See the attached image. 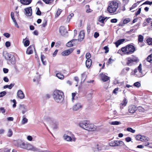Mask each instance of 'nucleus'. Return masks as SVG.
Wrapping results in <instances>:
<instances>
[{"label": "nucleus", "instance_id": "obj_56", "mask_svg": "<svg viewBox=\"0 0 152 152\" xmlns=\"http://www.w3.org/2000/svg\"><path fill=\"white\" fill-rule=\"evenodd\" d=\"M138 110H140V112H144L145 111L144 109L141 107H139Z\"/></svg>", "mask_w": 152, "mask_h": 152}, {"label": "nucleus", "instance_id": "obj_57", "mask_svg": "<svg viewBox=\"0 0 152 152\" xmlns=\"http://www.w3.org/2000/svg\"><path fill=\"white\" fill-rule=\"evenodd\" d=\"M41 11H40L39 9V8H37V11L36 12V14L37 15H41Z\"/></svg>", "mask_w": 152, "mask_h": 152}, {"label": "nucleus", "instance_id": "obj_3", "mask_svg": "<svg viewBox=\"0 0 152 152\" xmlns=\"http://www.w3.org/2000/svg\"><path fill=\"white\" fill-rule=\"evenodd\" d=\"M118 7V4L116 1H112L109 4L107 10L110 13L116 14L117 13V10Z\"/></svg>", "mask_w": 152, "mask_h": 152}, {"label": "nucleus", "instance_id": "obj_50", "mask_svg": "<svg viewBox=\"0 0 152 152\" xmlns=\"http://www.w3.org/2000/svg\"><path fill=\"white\" fill-rule=\"evenodd\" d=\"M6 92L3 91L0 93V97H1L4 96L6 94Z\"/></svg>", "mask_w": 152, "mask_h": 152}, {"label": "nucleus", "instance_id": "obj_63", "mask_svg": "<svg viewBox=\"0 0 152 152\" xmlns=\"http://www.w3.org/2000/svg\"><path fill=\"white\" fill-rule=\"evenodd\" d=\"M4 35L7 38H9L10 36V34L7 33H4Z\"/></svg>", "mask_w": 152, "mask_h": 152}, {"label": "nucleus", "instance_id": "obj_14", "mask_svg": "<svg viewBox=\"0 0 152 152\" xmlns=\"http://www.w3.org/2000/svg\"><path fill=\"white\" fill-rule=\"evenodd\" d=\"M35 47L33 45H31L27 49L26 53L28 54H31L33 53V50H35Z\"/></svg>", "mask_w": 152, "mask_h": 152}, {"label": "nucleus", "instance_id": "obj_22", "mask_svg": "<svg viewBox=\"0 0 152 152\" xmlns=\"http://www.w3.org/2000/svg\"><path fill=\"white\" fill-rule=\"evenodd\" d=\"M125 41V39H121L117 41L115 43L116 46L117 47L118 46L121 44H122L123 42Z\"/></svg>", "mask_w": 152, "mask_h": 152}, {"label": "nucleus", "instance_id": "obj_23", "mask_svg": "<svg viewBox=\"0 0 152 152\" xmlns=\"http://www.w3.org/2000/svg\"><path fill=\"white\" fill-rule=\"evenodd\" d=\"M11 18L15 24V25L16 26V27L18 28V25L14 17V13L12 12L11 13Z\"/></svg>", "mask_w": 152, "mask_h": 152}, {"label": "nucleus", "instance_id": "obj_59", "mask_svg": "<svg viewBox=\"0 0 152 152\" xmlns=\"http://www.w3.org/2000/svg\"><path fill=\"white\" fill-rule=\"evenodd\" d=\"M125 140L127 142L130 141L131 140V138L129 137H128L125 138Z\"/></svg>", "mask_w": 152, "mask_h": 152}, {"label": "nucleus", "instance_id": "obj_53", "mask_svg": "<svg viewBox=\"0 0 152 152\" xmlns=\"http://www.w3.org/2000/svg\"><path fill=\"white\" fill-rule=\"evenodd\" d=\"M104 49L105 50V53H107L108 52L109 50V48L107 46H105L104 47Z\"/></svg>", "mask_w": 152, "mask_h": 152}, {"label": "nucleus", "instance_id": "obj_11", "mask_svg": "<svg viewBox=\"0 0 152 152\" xmlns=\"http://www.w3.org/2000/svg\"><path fill=\"white\" fill-rule=\"evenodd\" d=\"M74 50V49L73 48H71L68 50H66L62 52L61 53V55L63 56H68L73 52Z\"/></svg>", "mask_w": 152, "mask_h": 152}, {"label": "nucleus", "instance_id": "obj_46", "mask_svg": "<svg viewBox=\"0 0 152 152\" xmlns=\"http://www.w3.org/2000/svg\"><path fill=\"white\" fill-rule=\"evenodd\" d=\"M62 12L61 10L59 9H58L57 12H56V15L57 16H56V17H58L61 13V12Z\"/></svg>", "mask_w": 152, "mask_h": 152}, {"label": "nucleus", "instance_id": "obj_48", "mask_svg": "<svg viewBox=\"0 0 152 152\" xmlns=\"http://www.w3.org/2000/svg\"><path fill=\"white\" fill-rule=\"evenodd\" d=\"M91 56V54L89 53H87L86 55V57L87 59H90Z\"/></svg>", "mask_w": 152, "mask_h": 152}, {"label": "nucleus", "instance_id": "obj_5", "mask_svg": "<svg viewBox=\"0 0 152 152\" xmlns=\"http://www.w3.org/2000/svg\"><path fill=\"white\" fill-rule=\"evenodd\" d=\"M63 138L68 142L75 141L76 140V138L71 132H68L66 134H64L63 136Z\"/></svg>", "mask_w": 152, "mask_h": 152}, {"label": "nucleus", "instance_id": "obj_6", "mask_svg": "<svg viewBox=\"0 0 152 152\" xmlns=\"http://www.w3.org/2000/svg\"><path fill=\"white\" fill-rule=\"evenodd\" d=\"M44 120L50 125H52L54 123V118L51 115L50 113H46L44 117Z\"/></svg>", "mask_w": 152, "mask_h": 152}, {"label": "nucleus", "instance_id": "obj_19", "mask_svg": "<svg viewBox=\"0 0 152 152\" xmlns=\"http://www.w3.org/2000/svg\"><path fill=\"white\" fill-rule=\"evenodd\" d=\"M7 60L10 61L12 63V60L14 59V56L13 55L8 54L5 56Z\"/></svg>", "mask_w": 152, "mask_h": 152}, {"label": "nucleus", "instance_id": "obj_42", "mask_svg": "<svg viewBox=\"0 0 152 152\" xmlns=\"http://www.w3.org/2000/svg\"><path fill=\"white\" fill-rule=\"evenodd\" d=\"M130 21V19L129 18H126L124 19L123 20V23L126 24L129 22Z\"/></svg>", "mask_w": 152, "mask_h": 152}, {"label": "nucleus", "instance_id": "obj_37", "mask_svg": "<svg viewBox=\"0 0 152 152\" xmlns=\"http://www.w3.org/2000/svg\"><path fill=\"white\" fill-rule=\"evenodd\" d=\"M14 84L11 83L10 85H6L4 86V88H8L9 89H11L14 86Z\"/></svg>", "mask_w": 152, "mask_h": 152}, {"label": "nucleus", "instance_id": "obj_15", "mask_svg": "<svg viewBox=\"0 0 152 152\" xmlns=\"http://www.w3.org/2000/svg\"><path fill=\"white\" fill-rule=\"evenodd\" d=\"M17 94L18 98L20 99H23L25 97L24 94L21 90H19L18 91Z\"/></svg>", "mask_w": 152, "mask_h": 152}, {"label": "nucleus", "instance_id": "obj_55", "mask_svg": "<svg viewBox=\"0 0 152 152\" xmlns=\"http://www.w3.org/2000/svg\"><path fill=\"white\" fill-rule=\"evenodd\" d=\"M27 139L28 141H31L33 140V138H32V136H30V135L28 136L27 137Z\"/></svg>", "mask_w": 152, "mask_h": 152}, {"label": "nucleus", "instance_id": "obj_7", "mask_svg": "<svg viewBox=\"0 0 152 152\" xmlns=\"http://www.w3.org/2000/svg\"><path fill=\"white\" fill-rule=\"evenodd\" d=\"M59 31L61 36L66 37L68 36L69 34L71 32V31L69 30L67 31L66 29H59Z\"/></svg>", "mask_w": 152, "mask_h": 152}, {"label": "nucleus", "instance_id": "obj_64", "mask_svg": "<svg viewBox=\"0 0 152 152\" xmlns=\"http://www.w3.org/2000/svg\"><path fill=\"white\" fill-rule=\"evenodd\" d=\"M99 36V33L96 32L94 33V37L95 38H96L97 37H98Z\"/></svg>", "mask_w": 152, "mask_h": 152}, {"label": "nucleus", "instance_id": "obj_35", "mask_svg": "<svg viewBox=\"0 0 152 152\" xmlns=\"http://www.w3.org/2000/svg\"><path fill=\"white\" fill-rule=\"evenodd\" d=\"M128 61L127 62V64L128 65H131L133 62V59L131 58H128Z\"/></svg>", "mask_w": 152, "mask_h": 152}, {"label": "nucleus", "instance_id": "obj_60", "mask_svg": "<svg viewBox=\"0 0 152 152\" xmlns=\"http://www.w3.org/2000/svg\"><path fill=\"white\" fill-rule=\"evenodd\" d=\"M141 11V8H139V9L138 10V11H137L136 13H135V15L136 16H137V15H138L140 13Z\"/></svg>", "mask_w": 152, "mask_h": 152}, {"label": "nucleus", "instance_id": "obj_20", "mask_svg": "<svg viewBox=\"0 0 152 152\" xmlns=\"http://www.w3.org/2000/svg\"><path fill=\"white\" fill-rule=\"evenodd\" d=\"M32 0H20V2L24 5H28L30 4Z\"/></svg>", "mask_w": 152, "mask_h": 152}, {"label": "nucleus", "instance_id": "obj_32", "mask_svg": "<svg viewBox=\"0 0 152 152\" xmlns=\"http://www.w3.org/2000/svg\"><path fill=\"white\" fill-rule=\"evenodd\" d=\"M23 118L22 120L21 123L22 124H24L28 122V120L25 117V115L23 117Z\"/></svg>", "mask_w": 152, "mask_h": 152}, {"label": "nucleus", "instance_id": "obj_51", "mask_svg": "<svg viewBox=\"0 0 152 152\" xmlns=\"http://www.w3.org/2000/svg\"><path fill=\"white\" fill-rule=\"evenodd\" d=\"M92 97V94L91 93H90L88 94L87 96V98L88 100L91 99Z\"/></svg>", "mask_w": 152, "mask_h": 152}, {"label": "nucleus", "instance_id": "obj_30", "mask_svg": "<svg viewBox=\"0 0 152 152\" xmlns=\"http://www.w3.org/2000/svg\"><path fill=\"white\" fill-rule=\"evenodd\" d=\"M23 42L25 47H27L29 45V41L28 40H25V39H23Z\"/></svg>", "mask_w": 152, "mask_h": 152}, {"label": "nucleus", "instance_id": "obj_58", "mask_svg": "<svg viewBox=\"0 0 152 152\" xmlns=\"http://www.w3.org/2000/svg\"><path fill=\"white\" fill-rule=\"evenodd\" d=\"M0 111L2 113H4L5 112V110L3 107H1L0 108Z\"/></svg>", "mask_w": 152, "mask_h": 152}, {"label": "nucleus", "instance_id": "obj_10", "mask_svg": "<svg viewBox=\"0 0 152 152\" xmlns=\"http://www.w3.org/2000/svg\"><path fill=\"white\" fill-rule=\"evenodd\" d=\"M89 121L87 120L82 121L79 123V126L80 127L86 130L87 125H88Z\"/></svg>", "mask_w": 152, "mask_h": 152}, {"label": "nucleus", "instance_id": "obj_49", "mask_svg": "<svg viewBox=\"0 0 152 152\" xmlns=\"http://www.w3.org/2000/svg\"><path fill=\"white\" fill-rule=\"evenodd\" d=\"M46 4H48L54 1V0H42Z\"/></svg>", "mask_w": 152, "mask_h": 152}, {"label": "nucleus", "instance_id": "obj_33", "mask_svg": "<svg viewBox=\"0 0 152 152\" xmlns=\"http://www.w3.org/2000/svg\"><path fill=\"white\" fill-rule=\"evenodd\" d=\"M147 61L152 63V53L148 56L146 58Z\"/></svg>", "mask_w": 152, "mask_h": 152}, {"label": "nucleus", "instance_id": "obj_12", "mask_svg": "<svg viewBox=\"0 0 152 152\" xmlns=\"http://www.w3.org/2000/svg\"><path fill=\"white\" fill-rule=\"evenodd\" d=\"M25 11V14L26 15L28 16H31L32 15V10L31 7H27L24 9Z\"/></svg>", "mask_w": 152, "mask_h": 152}, {"label": "nucleus", "instance_id": "obj_36", "mask_svg": "<svg viewBox=\"0 0 152 152\" xmlns=\"http://www.w3.org/2000/svg\"><path fill=\"white\" fill-rule=\"evenodd\" d=\"M74 15V14L73 13H71L67 17L66 21L68 22H69L70 19L73 17Z\"/></svg>", "mask_w": 152, "mask_h": 152}, {"label": "nucleus", "instance_id": "obj_40", "mask_svg": "<svg viewBox=\"0 0 152 152\" xmlns=\"http://www.w3.org/2000/svg\"><path fill=\"white\" fill-rule=\"evenodd\" d=\"M83 24V19H80L79 21V24L78 26L79 27H82Z\"/></svg>", "mask_w": 152, "mask_h": 152}, {"label": "nucleus", "instance_id": "obj_54", "mask_svg": "<svg viewBox=\"0 0 152 152\" xmlns=\"http://www.w3.org/2000/svg\"><path fill=\"white\" fill-rule=\"evenodd\" d=\"M5 45L7 47H9L10 46V43L9 41L6 42H5Z\"/></svg>", "mask_w": 152, "mask_h": 152}, {"label": "nucleus", "instance_id": "obj_31", "mask_svg": "<svg viewBox=\"0 0 152 152\" xmlns=\"http://www.w3.org/2000/svg\"><path fill=\"white\" fill-rule=\"evenodd\" d=\"M107 18V17L104 18V17L100 16L99 18L98 21L101 23H103L105 19Z\"/></svg>", "mask_w": 152, "mask_h": 152}, {"label": "nucleus", "instance_id": "obj_1", "mask_svg": "<svg viewBox=\"0 0 152 152\" xmlns=\"http://www.w3.org/2000/svg\"><path fill=\"white\" fill-rule=\"evenodd\" d=\"M15 145L18 147L24 149L39 152L42 151L40 149L34 146L28 142H25L21 140L15 141Z\"/></svg>", "mask_w": 152, "mask_h": 152}, {"label": "nucleus", "instance_id": "obj_41", "mask_svg": "<svg viewBox=\"0 0 152 152\" xmlns=\"http://www.w3.org/2000/svg\"><path fill=\"white\" fill-rule=\"evenodd\" d=\"M147 42L148 45H152V38L148 39Z\"/></svg>", "mask_w": 152, "mask_h": 152}, {"label": "nucleus", "instance_id": "obj_26", "mask_svg": "<svg viewBox=\"0 0 152 152\" xmlns=\"http://www.w3.org/2000/svg\"><path fill=\"white\" fill-rule=\"evenodd\" d=\"M92 61L91 59H87L86 61V64L87 68H89L91 65Z\"/></svg>", "mask_w": 152, "mask_h": 152}, {"label": "nucleus", "instance_id": "obj_43", "mask_svg": "<svg viewBox=\"0 0 152 152\" xmlns=\"http://www.w3.org/2000/svg\"><path fill=\"white\" fill-rule=\"evenodd\" d=\"M12 135V132L11 129H9L8 132L7 136L9 137H11Z\"/></svg>", "mask_w": 152, "mask_h": 152}, {"label": "nucleus", "instance_id": "obj_18", "mask_svg": "<svg viewBox=\"0 0 152 152\" xmlns=\"http://www.w3.org/2000/svg\"><path fill=\"white\" fill-rule=\"evenodd\" d=\"M85 36V34L83 31H80L78 36V40L80 41H82L84 39Z\"/></svg>", "mask_w": 152, "mask_h": 152}, {"label": "nucleus", "instance_id": "obj_52", "mask_svg": "<svg viewBox=\"0 0 152 152\" xmlns=\"http://www.w3.org/2000/svg\"><path fill=\"white\" fill-rule=\"evenodd\" d=\"M74 79L75 81L77 82L76 85H75V86H77V84L79 81V79L78 77H75L74 78Z\"/></svg>", "mask_w": 152, "mask_h": 152}, {"label": "nucleus", "instance_id": "obj_27", "mask_svg": "<svg viewBox=\"0 0 152 152\" xmlns=\"http://www.w3.org/2000/svg\"><path fill=\"white\" fill-rule=\"evenodd\" d=\"M116 146H122L124 145V142L122 141L115 140Z\"/></svg>", "mask_w": 152, "mask_h": 152}, {"label": "nucleus", "instance_id": "obj_34", "mask_svg": "<svg viewBox=\"0 0 152 152\" xmlns=\"http://www.w3.org/2000/svg\"><path fill=\"white\" fill-rule=\"evenodd\" d=\"M56 76L58 78L61 79H64V76L61 73H57L56 74Z\"/></svg>", "mask_w": 152, "mask_h": 152}, {"label": "nucleus", "instance_id": "obj_25", "mask_svg": "<svg viewBox=\"0 0 152 152\" xmlns=\"http://www.w3.org/2000/svg\"><path fill=\"white\" fill-rule=\"evenodd\" d=\"M142 64H140L138 66L137 69H135L134 70V72L135 73H136L137 72V70H138L139 72L140 73H142Z\"/></svg>", "mask_w": 152, "mask_h": 152}, {"label": "nucleus", "instance_id": "obj_8", "mask_svg": "<svg viewBox=\"0 0 152 152\" xmlns=\"http://www.w3.org/2000/svg\"><path fill=\"white\" fill-rule=\"evenodd\" d=\"M136 139L137 140L144 141L146 142L147 141L149 140V139L148 137H146L140 135H138L136 137Z\"/></svg>", "mask_w": 152, "mask_h": 152}, {"label": "nucleus", "instance_id": "obj_47", "mask_svg": "<svg viewBox=\"0 0 152 152\" xmlns=\"http://www.w3.org/2000/svg\"><path fill=\"white\" fill-rule=\"evenodd\" d=\"M144 145L145 146L148 145L149 147L152 148V143H149L148 142H145L144 143Z\"/></svg>", "mask_w": 152, "mask_h": 152}, {"label": "nucleus", "instance_id": "obj_44", "mask_svg": "<svg viewBox=\"0 0 152 152\" xmlns=\"http://www.w3.org/2000/svg\"><path fill=\"white\" fill-rule=\"evenodd\" d=\"M140 83L139 82H136L134 84V86L139 88L140 86Z\"/></svg>", "mask_w": 152, "mask_h": 152}, {"label": "nucleus", "instance_id": "obj_61", "mask_svg": "<svg viewBox=\"0 0 152 152\" xmlns=\"http://www.w3.org/2000/svg\"><path fill=\"white\" fill-rule=\"evenodd\" d=\"M143 4H147L151 5L152 4V1L151 2V1H146Z\"/></svg>", "mask_w": 152, "mask_h": 152}, {"label": "nucleus", "instance_id": "obj_45", "mask_svg": "<svg viewBox=\"0 0 152 152\" xmlns=\"http://www.w3.org/2000/svg\"><path fill=\"white\" fill-rule=\"evenodd\" d=\"M143 40V37L141 35H140L138 37V41L139 42H142Z\"/></svg>", "mask_w": 152, "mask_h": 152}, {"label": "nucleus", "instance_id": "obj_24", "mask_svg": "<svg viewBox=\"0 0 152 152\" xmlns=\"http://www.w3.org/2000/svg\"><path fill=\"white\" fill-rule=\"evenodd\" d=\"M101 78L102 80L104 82L107 81L108 80H109L110 79V77L107 76V75H106L104 74H102L101 76Z\"/></svg>", "mask_w": 152, "mask_h": 152}, {"label": "nucleus", "instance_id": "obj_16", "mask_svg": "<svg viewBox=\"0 0 152 152\" xmlns=\"http://www.w3.org/2000/svg\"><path fill=\"white\" fill-rule=\"evenodd\" d=\"M82 106L80 103H77L73 107V110L74 111H77L81 108Z\"/></svg>", "mask_w": 152, "mask_h": 152}, {"label": "nucleus", "instance_id": "obj_39", "mask_svg": "<svg viewBox=\"0 0 152 152\" xmlns=\"http://www.w3.org/2000/svg\"><path fill=\"white\" fill-rule=\"evenodd\" d=\"M133 106H132V105H130L129 106V107L128 111L130 113H133Z\"/></svg>", "mask_w": 152, "mask_h": 152}, {"label": "nucleus", "instance_id": "obj_17", "mask_svg": "<svg viewBox=\"0 0 152 152\" xmlns=\"http://www.w3.org/2000/svg\"><path fill=\"white\" fill-rule=\"evenodd\" d=\"M128 102V101L127 99L125 98H124L123 101L120 104V108L121 109H123L124 108V107H125Z\"/></svg>", "mask_w": 152, "mask_h": 152}, {"label": "nucleus", "instance_id": "obj_28", "mask_svg": "<svg viewBox=\"0 0 152 152\" xmlns=\"http://www.w3.org/2000/svg\"><path fill=\"white\" fill-rule=\"evenodd\" d=\"M86 77V72H84L81 75V80L84 82L85 80Z\"/></svg>", "mask_w": 152, "mask_h": 152}, {"label": "nucleus", "instance_id": "obj_2", "mask_svg": "<svg viewBox=\"0 0 152 152\" xmlns=\"http://www.w3.org/2000/svg\"><path fill=\"white\" fill-rule=\"evenodd\" d=\"M53 98L56 102L61 103L63 100L64 97V93L59 90L54 91L53 95Z\"/></svg>", "mask_w": 152, "mask_h": 152}, {"label": "nucleus", "instance_id": "obj_9", "mask_svg": "<svg viewBox=\"0 0 152 152\" xmlns=\"http://www.w3.org/2000/svg\"><path fill=\"white\" fill-rule=\"evenodd\" d=\"M96 129V126L94 125L93 124L91 123L89 121L88 125L86 127V130L88 131H94Z\"/></svg>", "mask_w": 152, "mask_h": 152}, {"label": "nucleus", "instance_id": "obj_29", "mask_svg": "<svg viewBox=\"0 0 152 152\" xmlns=\"http://www.w3.org/2000/svg\"><path fill=\"white\" fill-rule=\"evenodd\" d=\"M109 124L112 125H118L121 124V122L118 121H110Z\"/></svg>", "mask_w": 152, "mask_h": 152}, {"label": "nucleus", "instance_id": "obj_13", "mask_svg": "<svg viewBox=\"0 0 152 152\" xmlns=\"http://www.w3.org/2000/svg\"><path fill=\"white\" fill-rule=\"evenodd\" d=\"M19 109L22 111V113L23 114H24L28 110L27 106L23 104H20V105Z\"/></svg>", "mask_w": 152, "mask_h": 152}, {"label": "nucleus", "instance_id": "obj_21", "mask_svg": "<svg viewBox=\"0 0 152 152\" xmlns=\"http://www.w3.org/2000/svg\"><path fill=\"white\" fill-rule=\"evenodd\" d=\"M77 41V39H73L72 40L66 44V46L68 47H72L74 45V43H72V42H75Z\"/></svg>", "mask_w": 152, "mask_h": 152}, {"label": "nucleus", "instance_id": "obj_38", "mask_svg": "<svg viewBox=\"0 0 152 152\" xmlns=\"http://www.w3.org/2000/svg\"><path fill=\"white\" fill-rule=\"evenodd\" d=\"M109 145L111 146H116L115 140L109 143Z\"/></svg>", "mask_w": 152, "mask_h": 152}, {"label": "nucleus", "instance_id": "obj_4", "mask_svg": "<svg viewBox=\"0 0 152 152\" xmlns=\"http://www.w3.org/2000/svg\"><path fill=\"white\" fill-rule=\"evenodd\" d=\"M122 52L125 54H130L133 53V45L129 44L121 48Z\"/></svg>", "mask_w": 152, "mask_h": 152}, {"label": "nucleus", "instance_id": "obj_62", "mask_svg": "<svg viewBox=\"0 0 152 152\" xmlns=\"http://www.w3.org/2000/svg\"><path fill=\"white\" fill-rule=\"evenodd\" d=\"M139 61V60L137 58L134 56V62H137Z\"/></svg>", "mask_w": 152, "mask_h": 152}]
</instances>
